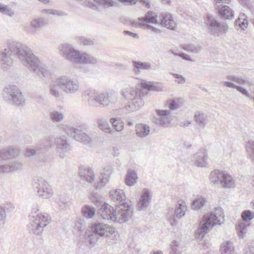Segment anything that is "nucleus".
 Returning a JSON list of instances; mask_svg holds the SVG:
<instances>
[{"label":"nucleus","instance_id":"obj_1","mask_svg":"<svg viewBox=\"0 0 254 254\" xmlns=\"http://www.w3.org/2000/svg\"><path fill=\"white\" fill-rule=\"evenodd\" d=\"M16 57L21 63L30 70L34 71L41 78H48L51 72L48 67L41 63L30 48L21 43L10 41L7 48L0 53V64L4 71L8 70L12 66V57Z\"/></svg>","mask_w":254,"mask_h":254},{"label":"nucleus","instance_id":"obj_2","mask_svg":"<svg viewBox=\"0 0 254 254\" xmlns=\"http://www.w3.org/2000/svg\"><path fill=\"white\" fill-rule=\"evenodd\" d=\"M127 82L131 83V84L123 88L121 94L125 99L130 100L126 108L129 112L135 111L141 108L144 103L142 99L143 93L135 87L136 84H140V80L131 77L128 78Z\"/></svg>","mask_w":254,"mask_h":254},{"label":"nucleus","instance_id":"obj_3","mask_svg":"<svg viewBox=\"0 0 254 254\" xmlns=\"http://www.w3.org/2000/svg\"><path fill=\"white\" fill-rule=\"evenodd\" d=\"M39 209L34 208L29 215V223L27 229L30 233L40 235L44 229L50 222L51 219L47 213H39Z\"/></svg>","mask_w":254,"mask_h":254},{"label":"nucleus","instance_id":"obj_4","mask_svg":"<svg viewBox=\"0 0 254 254\" xmlns=\"http://www.w3.org/2000/svg\"><path fill=\"white\" fill-rule=\"evenodd\" d=\"M224 214L221 208L217 207L211 212L205 215L200 222L198 234L202 238L208 230L216 225H221L224 221Z\"/></svg>","mask_w":254,"mask_h":254},{"label":"nucleus","instance_id":"obj_5","mask_svg":"<svg viewBox=\"0 0 254 254\" xmlns=\"http://www.w3.org/2000/svg\"><path fill=\"white\" fill-rule=\"evenodd\" d=\"M87 101L90 106H95L98 103L102 106H108L117 101V94L113 92L99 93L95 90H88L85 92Z\"/></svg>","mask_w":254,"mask_h":254},{"label":"nucleus","instance_id":"obj_6","mask_svg":"<svg viewBox=\"0 0 254 254\" xmlns=\"http://www.w3.org/2000/svg\"><path fill=\"white\" fill-rule=\"evenodd\" d=\"M2 97L6 103L17 106H23L25 99L22 92L15 85L8 84L2 90Z\"/></svg>","mask_w":254,"mask_h":254},{"label":"nucleus","instance_id":"obj_7","mask_svg":"<svg viewBox=\"0 0 254 254\" xmlns=\"http://www.w3.org/2000/svg\"><path fill=\"white\" fill-rule=\"evenodd\" d=\"M209 179L211 183L221 185L224 188H232L235 187L234 180L224 171L216 170L211 172Z\"/></svg>","mask_w":254,"mask_h":254},{"label":"nucleus","instance_id":"obj_8","mask_svg":"<svg viewBox=\"0 0 254 254\" xmlns=\"http://www.w3.org/2000/svg\"><path fill=\"white\" fill-rule=\"evenodd\" d=\"M59 49L65 59L75 64H81L83 53L75 50L71 44H62Z\"/></svg>","mask_w":254,"mask_h":254},{"label":"nucleus","instance_id":"obj_9","mask_svg":"<svg viewBox=\"0 0 254 254\" xmlns=\"http://www.w3.org/2000/svg\"><path fill=\"white\" fill-rule=\"evenodd\" d=\"M59 84L62 87V90L67 94H74L80 90L79 82L76 79L67 75L62 76L60 77Z\"/></svg>","mask_w":254,"mask_h":254},{"label":"nucleus","instance_id":"obj_10","mask_svg":"<svg viewBox=\"0 0 254 254\" xmlns=\"http://www.w3.org/2000/svg\"><path fill=\"white\" fill-rule=\"evenodd\" d=\"M33 186L38 194L43 198H49L53 195V190L51 186L42 178L35 179Z\"/></svg>","mask_w":254,"mask_h":254},{"label":"nucleus","instance_id":"obj_11","mask_svg":"<svg viewBox=\"0 0 254 254\" xmlns=\"http://www.w3.org/2000/svg\"><path fill=\"white\" fill-rule=\"evenodd\" d=\"M205 23L211 34L214 35L219 36L222 33H225L228 29V27L226 24L220 23L214 17L209 15H207Z\"/></svg>","mask_w":254,"mask_h":254},{"label":"nucleus","instance_id":"obj_12","mask_svg":"<svg viewBox=\"0 0 254 254\" xmlns=\"http://www.w3.org/2000/svg\"><path fill=\"white\" fill-rule=\"evenodd\" d=\"M67 127L65 129V133L69 136L72 137L74 139L77 141L82 142L85 144H90L92 142L91 138L85 132L83 131L80 128Z\"/></svg>","mask_w":254,"mask_h":254},{"label":"nucleus","instance_id":"obj_13","mask_svg":"<svg viewBox=\"0 0 254 254\" xmlns=\"http://www.w3.org/2000/svg\"><path fill=\"white\" fill-rule=\"evenodd\" d=\"M132 215V209L127 202H123L119 205L116 210V220L120 223L127 221Z\"/></svg>","mask_w":254,"mask_h":254},{"label":"nucleus","instance_id":"obj_14","mask_svg":"<svg viewBox=\"0 0 254 254\" xmlns=\"http://www.w3.org/2000/svg\"><path fill=\"white\" fill-rule=\"evenodd\" d=\"M55 144L57 154L61 158H64L66 154L71 150L70 145L67 137L64 135H62L56 138Z\"/></svg>","mask_w":254,"mask_h":254},{"label":"nucleus","instance_id":"obj_15","mask_svg":"<svg viewBox=\"0 0 254 254\" xmlns=\"http://www.w3.org/2000/svg\"><path fill=\"white\" fill-rule=\"evenodd\" d=\"M91 231L97 236L108 237L116 232L114 227L102 223H95L91 226Z\"/></svg>","mask_w":254,"mask_h":254},{"label":"nucleus","instance_id":"obj_16","mask_svg":"<svg viewBox=\"0 0 254 254\" xmlns=\"http://www.w3.org/2000/svg\"><path fill=\"white\" fill-rule=\"evenodd\" d=\"M157 14L152 11L147 12L144 17H139L137 20H134L132 22V25L134 27L142 28L147 23L156 24L157 21Z\"/></svg>","mask_w":254,"mask_h":254},{"label":"nucleus","instance_id":"obj_17","mask_svg":"<svg viewBox=\"0 0 254 254\" xmlns=\"http://www.w3.org/2000/svg\"><path fill=\"white\" fill-rule=\"evenodd\" d=\"M49 146V142L48 141H44L36 147L28 148L25 151V157H32L40 156L41 154L47 151Z\"/></svg>","mask_w":254,"mask_h":254},{"label":"nucleus","instance_id":"obj_18","mask_svg":"<svg viewBox=\"0 0 254 254\" xmlns=\"http://www.w3.org/2000/svg\"><path fill=\"white\" fill-rule=\"evenodd\" d=\"M156 113L158 116L154 118V123L158 126L167 127L170 122L169 117L171 112L169 110H157Z\"/></svg>","mask_w":254,"mask_h":254},{"label":"nucleus","instance_id":"obj_19","mask_svg":"<svg viewBox=\"0 0 254 254\" xmlns=\"http://www.w3.org/2000/svg\"><path fill=\"white\" fill-rule=\"evenodd\" d=\"M151 193L149 190L144 189L137 203V209L139 211H144L147 209L151 203Z\"/></svg>","mask_w":254,"mask_h":254},{"label":"nucleus","instance_id":"obj_20","mask_svg":"<svg viewBox=\"0 0 254 254\" xmlns=\"http://www.w3.org/2000/svg\"><path fill=\"white\" fill-rule=\"evenodd\" d=\"M99 213L103 219L115 222L116 210L109 204L104 203L100 209Z\"/></svg>","mask_w":254,"mask_h":254},{"label":"nucleus","instance_id":"obj_21","mask_svg":"<svg viewBox=\"0 0 254 254\" xmlns=\"http://www.w3.org/2000/svg\"><path fill=\"white\" fill-rule=\"evenodd\" d=\"M159 18L162 26L171 30H175L176 29L177 23L172 14L167 12L162 13Z\"/></svg>","mask_w":254,"mask_h":254},{"label":"nucleus","instance_id":"obj_22","mask_svg":"<svg viewBox=\"0 0 254 254\" xmlns=\"http://www.w3.org/2000/svg\"><path fill=\"white\" fill-rule=\"evenodd\" d=\"M208 155L205 149H202L194 154L193 156V160L194 164L201 167H206Z\"/></svg>","mask_w":254,"mask_h":254},{"label":"nucleus","instance_id":"obj_23","mask_svg":"<svg viewBox=\"0 0 254 254\" xmlns=\"http://www.w3.org/2000/svg\"><path fill=\"white\" fill-rule=\"evenodd\" d=\"M60 80V78L59 77L56 80L53 81L51 83L49 89L50 94L57 99L62 96V87L59 82Z\"/></svg>","mask_w":254,"mask_h":254},{"label":"nucleus","instance_id":"obj_24","mask_svg":"<svg viewBox=\"0 0 254 254\" xmlns=\"http://www.w3.org/2000/svg\"><path fill=\"white\" fill-rule=\"evenodd\" d=\"M19 154L18 149L9 147L0 151V160H5L17 156Z\"/></svg>","mask_w":254,"mask_h":254},{"label":"nucleus","instance_id":"obj_25","mask_svg":"<svg viewBox=\"0 0 254 254\" xmlns=\"http://www.w3.org/2000/svg\"><path fill=\"white\" fill-rule=\"evenodd\" d=\"M217 9L219 14L221 18L226 19H230L233 18L234 11L229 6L220 4L217 5Z\"/></svg>","mask_w":254,"mask_h":254},{"label":"nucleus","instance_id":"obj_26","mask_svg":"<svg viewBox=\"0 0 254 254\" xmlns=\"http://www.w3.org/2000/svg\"><path fill=\"white\" fill-rule=\"evenodd\" d=\"M111 172L112 169L110 167H107L103 169L101 173V178L97 184V188H102L106 184L110 179Z\"/></svg>","mask_w":254,"mask_h":254},{"label":"nucleus","instance_id":"obj_27","mask_svg":"<svg viewBox=\"0 0 254 254\" xmlns=\"http://www.w3.org/2000/svg\"><path fill=\"white\" fill-rule=\"evenodd\" d=\"M136 135L140 138H144L147 136L150 132V127L145 124H139L135 126Z\"/></svg>","mask_w":254,"mask_h":254},{"label":"nucleus","instance_id":"obj_28","mask_svg":"<svg viewBox=\"0 0 254 254\" xmlns=\"http://www.w3.org/2000/svg\"><path fill=\"white\" fill-rule=\"evenodd\" d=\"M133 71L135 73H140L141 70H149L151 68V64L148 62L132 61Z\"/></svg>","mask_w":254,"mask_h":254},{"label":"nucleus","instance_id":"obj_29","mask_svg":"<svg viewBox=\"0 0 254 254\" xmlns=\"http://www.w3.org/2000/svg\"><path fill=\"white\" fill-rule=\"evenodd\" d=\"M138 179L136 172L131 170H128L126 176L125 183L128 186H132L135 185Z\"/></svg>","mask_w":254,"mask_h":254},{"label":"nucleus","instance_id":"obj_30","mask_svg":"<svg viewBox=\"0 0 254 254\" xmlns=\"http://www.w3.org/2000/svg\"><path fill=\"white\" fill-rule=\"evenodd\" d=\"M111 198L114 201L121 203L126 199V195L122 190H112L110 191Z\"/></svg>","mask_w":254,"mask_h":254},{"label":"nucleus","instance_id":"obj_31","mask_svg":"<svg viewBox=\"0 0 254 254\" xmlns=\"http://www.w3.org/2000/svg\"><path fill=\"white\" fill-rule=\"evenodd\" d=\"M235 25L236 28L238 30L240 29L242 30H245L248 25V21L245 14H241L235 21Z\"/></svg>","mask_w":254,"mask_h":254},{"label":"nucleus","instance_id":"obj_32","mask_svg":"<svg viewBox=\"0 0 254 254\" xmlns=\"http://www.w3.org/2000/svg\"><path fill=\"white\" fill-rule=\"evenodd\" d=\"M187 210V206L185 203L179 201L176 205L174 216L178 218H181L184 216Z\"/></svg>","mask_w":254,"mask_h":254},{"label":"nucleus","instance_id":"obj_33","mask_svg":"<svg viewBox=\"0 0 254 254\" xmlns=\"http://www.w3.org/2000/svg\"><path fill=\"white\" fill-rule=\"evenodd\" d=\"M80 175L86 181L92 183L94 180V174L93 170L90 168H85L80 172Z\"/></svg>","mask_w":254,"mask_h":254},{"label":"nucleus","instance_id":"obj_34","mask_svg":"<svg viewBox=\"0 0 254 254\" xmlns=\"http://www.w3.org/2000/svg\"><path fill=\"white\" fill-rule=\"evenodd\" d=\"M47 21L43 17L33 18L30 22V26L35 29H39L47 25Z\"/></svg>","mask_w":254,"mask_h":254},{"label":"nucleus","instance_id":"obj_35","mask_svg":"<svg viewBox=\"0 0 254 254\" xmlns=\"http://www.w3.org/2000/svg\"><path fill=\"white\" fill-rule=\"evenodd\" d=\"M182 48L185 51L192 54L199 53L202 49L201 46L197 44L194 43L184 44L183 45Z\"/></svg>","mask_w":254,"mask_h":254},{"label":"nucleus","instance_id":"obj_36","mask_svg":"<svg viewBox=\"0 0 254 254\" xmlns=\"http://www.w3.org/2000/svg\"><path fill=\"white\" fill-rule=\"evenodd\" d=\"M223 86L225 87L233 88V89H236L238 91L241 92L242 94L245 95L246 96H247L248 97H250L249 93L246 89H245V88H244L241 86L236 85L235 84H234V83H233L232 82L226 81H224L223 82Z\"/></svg>","mask_w":254,"mask_h":254},{"label":"nucleus","instance_id":"obj_37","mask_svg":"<svg viewBox=\"0 0 254 254\" xmlns=\"http://www.w3.org/2000/svg\"><path fill=\"white\" fill-rule=\"evenodd\" d=\"M97 124L98 127L105 132H110L111 128L106 119L102 118H98L97 119Z\"/></svg>","mask_w":254,"mask_h":254},{"label":"nucleus","instance_id":"obj_38","mask_svg":"<svg viewBox=\"0 0 254 254\" xmlns=\"http://www.w3.org/2000/svg\"><path fill=\"white\" fill-rule=\"evenodd\" d=\"M50 119L54 123L62 122L64 118V113L61 111H53L50 113Z\"/></svg>","mask_w":254,"mask_h":254},{"label":"nucleus","instance_id":"obj_39","mask_svg":"<svg viewBox=\"0 0 254 254\" xmlns=\"http://www.w3.org/2000/svg\"><path fill=\"white\" fill-rule=\"evenodd\" d=\"M82 215L86 218H91L95 214V208L91 206L85 205L81 209Z\"/></svg>","mask_w":254,"mask_h":254},{"label":"nucleus","instance_id":"obj_40","mask_svg":"<svg viewBox=\"0 0 254 254\" xmlns=\"http://www.w3.org/2000/svg\"><path fill=\"white\" fill-rule=\"evenodd\" d=\"M246 150L249 158L254 163V141L249 140L246 145Z\"/></svg>","mask_w":254,"mask_h":254},{"label":"nucleus","instance_id":"obj_41","mask_svg":"<svg viewBox=\"0 0 254 254\" xmlns=\"http://www.w3.org/2000/svg\"><path fill=\"white\" fill-rule=\"evenodd\" d=\"M234 247L231 242L227 241L221 247V254H234Z\"/></svg>","mask_w":254,"mask_h":254},{"label":"nucleus","instance_id":"obj_42","mask_svg":"<svg viewBox=\"0 0 254 254\" xmlns=\"http://www.w3.org/2000/svg\"><path fill=\"white\" fill-rule=\"evenodd\" d=\"M207 201L205 198L201 196L198 197L193 201L191 207L193 209L199 210L206 204Z\"/></svg>","mask_w":254,"mask_h":254},{"label":"nucleus","instance_id":"obj_43","mask_svg":"<svg viewBox=\"0 0 254 254\" xmlns=\"http://www.w3.org/2000/svg\"><path fill=\"white\" fill-rule=\"evenodd\" d=\"M140 85L144 89H146L148 90H154L157 91H161L163 90L162 87L154 85L151 82H147L145 80H140Z\"/></svg>","mask_w":254,"mask_h":254},{"label":"nucleus","instance_id":"obj_44","mask_svg":"<svg viewBox=\"0 0 254 254\" xmlns=\"http://www.w3.org/2000/svg\"><path fill=\"white\" fill-rule=\"evenodd\" d=\"M249 226L245 222L240 221L238 222L237 225V230L239 237L242 238L244 237L247 233V228Z\"/></svg>","mask_w":254,"mask_h":254},{"label":"nucleus","instance_id":"obj_45","mask_svg":"<svg viewBox=\"0 0 254 254\" xmlns=\"http://www.w3.org/2000/svg\"><path fill=\"white\" fill-rule=\"evenodd\" d=\"M82 62L81 64H95L97 63V60L92 56L85 53H83Z\"/></svg>","mask_w":254,"mask_h":254},{"label":"nucleus","instance_id":"obj_46","mask_svg":"<svg viewBox=\"0 0 254 254\" xmlns=\"http://www.w3.org/2000/svg\"><path fill=\"white\" fill-rule=\"evenodd\" d=\"M110 122L117 131H120L123 130L124 124L120 119L117 118H111Z\"/></svg>","mask_w":254,"mask_h":254},{"label":"nucleus","instance_id":"obj_47","mask_svg":"<svg viewBox=\"0 0 254 254\" xmlns=\"http://www.w3.org/2000/svg\"><path fill=\"white\" fill-rule=\"evenodd\" d=\"M170 254H181L180 243L179 241L173 240L170 244Z\"/></svg>","mask_w":254,"mask_h":254},{"label":"nucleus","instance_id":"obj_48","mask_svg":"<svg viewBox=\"0 0 254 254\" xmlns=\"http://www.w3.org/2000/svg\"><path fill=\"white\" fill-rule=\"evenodd\" d=\"M75 40L79 44L84 46H90L94 44L93 41L88 38L83 36H77L75 37Z\"/></svg>","mask_w":254,"mask_h":254},{"label":"nucleus","instance_id":"obj_49","mask_svg":"<svg viewBox=\"0 0 254 254\" xmlns=\"http://www.w3.org/2000/svg\"><path fill=\"white\" fill-rule=\"evenodd\" d=\"M168 103L169 108L171 110H176L181 107L183 105L181 100L178 98L169 100L168 101Z\"/></svg>","mask_w":254,"mask_h":254},{"label":"nucleus","instance_id":"obj_50","mask_svg":"<svg viewBox=\"0 0 254 254\" xmlns=\"http://www.w3.org/2000/svg\"><path fill=\"white\" fill-rule=\"evenodd\" d=\"M94 1L98 3L101 5H103L104 7H109L111 6H115L117 5V2L113 0H94Z\"/></svg>","mask_w":254,"mask_h":254},{"label":"nucleus","instance_id":"obj_51","mask_svg":"<svg viewBox=\"0 0 254 254\" xmlns=\"http://www.w3.org/2000/svg\"><path fill=\"white\" fill-rule=\"evenodd\" d=\"M11 172L21 170L23 168V164L19 161L9 162Z\"/></svg>","mask_w":254,"mask_h":254},{"label":"nucleus","instance_id":"obj_52","mask_svg":"<svg viewBox=\"0 0 254 254\" xmlns=\"http://www.w3.org/2000/svg\"><path fill=\"white\" fill-rule=\"evenodd\" d=\"M226 78L229 80H232L239 85H244L247 82V80L241 77L234 75H228Z\"/></svg>","mask_w":254,"mask_h":254},{"label":"nucleus","instance_id":"obj_53","mask_svg":"<svg viewBox=\"0 0 254 254\" xmlns=\"http://www.w3.org/2000/svg\"><path fill=\"white\" fill-rule=\"evenodd\" d=\"M241 217L244 222L250 221L254 218V212L249 210H245L242 213Z\"/></svg>","mask_w":254,"mask_h":254},{"label":"nucleus","instance_id":"obj_54","mask_svg":"<svg viewBox=\"0 0 254 254\" xmlns=\"http://www.w3.org/2000/svg\"><path fill=\"white\" fill-rule=\"evenodd\" d=\"M0 12L3 14H5L9 16H12L14 15L13 11L8 6L4 5L0 3Z\"/></svg>","mask_w":254,"mask_h":254},{"label":"nucleus","instance_id":"obj_55","mask_svg":"<svg viewBox=\"0 0 254 254\" xmlns=\"http://www.w3.org/2000/svg\"><path fill=\"white\" fill-rule=\"evenodd\" d=\"M0 206L6 213L12 212L15 209L14 204L9 201H6L5 203H2Z\"/></svg>","mask_w":254,"mask_h":254},{"label":"nucleus","instance_id":"obj_56","mask_svg":"<svg viewBox=\"0 0 254 254\" xmlns=\"http://www.w3.org/2000/svg\"><path fill=\"white\" fill-rule=\"evenodd\" d=\"M194 118L196 123L200 127H204L205 126V115L203 114L198 113L194 116Z\"/></svg>","mask_w":254,"mask_h":254},{"label":"nucleus","instance_id":"obj_57","mask_svg":"<svg viewBox=\"0 0 254 254\" xmlns=\"http://www.w3.org/2000/svg\"><path fill=\"white\" fill-rule=\"evenodd\" d=\"M97 237V236L94 233L88 236L86 241L89 243V247H92L95 245L98 241Z\"/></svg>","mask_w":254,"mask_h":254},{"label":"nucleus","instance_id":"obj_58","mask_svg":"<svg viewBox=\"0 0 254 254\" xmlns=\"http://www.w3.org/2000/svg\"><path fill=\"white\" fill-rule=\"evenodd\" d=\"M171 74L177 80H176V82H177L179 84H183L185 82L186 79L182 75L177 73H171Z\"/></svg>","mask_w":254,"mask_h":254},{"label":"nucleus","instance_id":"obj_59","mask_svg":"<svg viewBox=\"0 0 254 254\" xmlns=\"http://www.w3.org/2000/svg\"><path fill=\"white\" fill-rule=\"evenodd\" d=\"M11 172L9 163L0 165V174Z\"/></svg>","mask_w":254,"mask_h":254},{"label":"nucleus","instance_id":"obj_60","mask_svg":"<svg viewBox=\"0 0 254 254\" xmlns=\"http://www.w3.org/2000/svg\"><path fill=\"white\" fill-rule=\"evenodd\" d=\"M75 227L80 232H83L85 228L83 221L81 219H79L75 223Z\"/></svg>","mask_w":254,"mask_h":254},{"label":"nucleus","instance_id":"obj_61","mask_svg":"<svg viewBox=\"0 0 254 254\" xmlns=\"http://www.w3.org/2000/svg\"><path fill=\"white\" fill-rule=\"evenodd\" d=\"M85 4L90 8L99 11V6L91 1H85Z\"/></svg>","mask_w":254,"mask_h":254},{"label":"nucleus","instance_id":"obj_62","mask_svg":"<svg viewBox=\"0 0 254 254\" xmlns=\"http://www.w3.org/2000/svg\"><path fill=\"white\" fill-rule=\"evenodd\" d=\"M6 217V213L4 211V210L2 208V207L0 206V221L2 222L3 223L5 222V219Z\"/></svg>","mask_w":254,"mask_h":254},{"label":"nucleus","instance_id":"obj_63","mask_svg":"<svg viewBox=\"0 0 254 254\" xmlns=\"http://www.w3.org/2000/svg\"><path fill=\"white\" fill-rule=\"evenodd\" d=\"M179 56L181 57L183 59H184L185 60L191 61V62L193 61V60L191 59L190 57L188 54H185L183 53H179Z\"/></svg>","mask_w":254,"mask_h":254},{"label":"nucleus","instance_id":"obj_64","mask_svg":"<svg viewBox=\"0 0 254 254\" xmlns=\"http://www.w3.org/2000/svg\"><path fill=\"white\" fill-rule=\"evenodd\" d=\"M120 154V148L118 146L113 147L112 155L114 157H117V156H119Z\"/></svg>","mask_w":254,"mask_h":254}]
</instances>
